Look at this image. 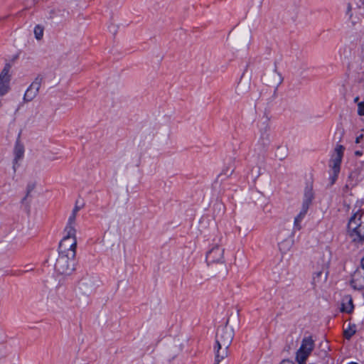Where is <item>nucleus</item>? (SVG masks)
I'll list each match as a JSON object with an SVG mask.
<instances>
[{"label":"nucleus","mask_w":364,"mask_h":364,"mask_svg":"<svg viewBox=\"0 0 364 364\" xmlns=\"http://www.w3.org/2000/svg\"><path fill=\"white\" fill-rule=\"evenodd\" d=\"M234 332L232 328L225 325L218 328L216 336V346L215 350V363H219L226 358L228 355V348L233 339Z\"/></svg>","instance_id":"obj_1"},{"label":"nucleus","mask_w":364,"mask_h":364,"mask_svg":"<svg viewBox=\"0 0 364 364\" xmlns=\"http://www.w3.org/2000/svg\"><path fill=\"white\" fill-rule=\"evenodd\" d=\"M363 213V210H357L350 218L348 223V234L356 245L364 243V225L362 221Z\"/></svg>","instance_id":"obj_2"},{"label":"nucleus","mask_w":364,"mask_h":364,"mask_svg":"<svg viewBox=\"0 0 364 364\" xmlns=\"http://www.w3.org/2000/svg\"><path fill=\"white\" fill-rule=\"evenodd\" d=\"M331 259V253L326 250L323 253L321 264L318 262L316 269L313 273L311 284L314 289L322 288L327 282Z\"/></svg>","instance_id":"obj_3"},{"label":"nucleus","mask_w":364,"mask_h":364,"mask_svg":"<svg viewBox=\"0 0 364 364\" xmlns=\"http://www.w3.org/2000/svg\"><path fill=\"white\" fill-rule=\"evenodd\" d=\"M100 285V281L95 277L86 275L82 277L77 283L75 294L79 301L87 303L88 298Z\"/></svg>","instance_id":"obj_4"},{"label":"nucleus","mask_w":364,"mask_h":364,"mask_svg":"<svg viewBox=\"0 0 364 364\" xmlns=\"http://www.w3.org/2000/svg\"><path fill=\"white\" fill-rule=\"evenodd\" d=\"M225 247L222 244V237H219L213 240L210 249L206 254V262L208 265L219 264L222 268L225 269L224 259Z\"/></svg>","instance_id":"obj_5"},{"label":"nucleus","mask_w":364,"mask_h":364,"mask_svg":"<svg viewBox=\"0 0 364 364\" xmlns=\"http://www.w3.org/2000/svg\"><path fill=\"white\" fill-rule=\"evenodd\" d=\"M75 255L58 253L55 264V270L61 275H70L75 270Z\"/></svg>","instance_id":"obj_6"},{"label":"nucleus","mask_w":364,"mask_h":364,"mask_svg":"<svg viewBox=\"0 0 364 364\" xmlns=\"http://www.w3.org/2000/svg\"><path fill=\"white\" fill-rule=\"evenodd\" d=\"M344 149L343 146L337 144L331 159L330 160L329 166L331 171L329 180L331 181V185H333L338 178L341 170V164L343 156Z\"/></svg>","instance_id":"obj_7"},{"label":"nucleus","mask_w":364,"mask_h":364,"mask_svg":"<svg viewBox=\"0 0 364 364\" xmlns=\"http://www.w3.org/2000/svg\"><path fill=\"white\" fill-rule=\"evenodd\" d=\"M314 348V341L311 336L304 337L299 348L296 353V360L299 364H306V359Z\"/></svg>","instance_id":"obj_8"},{"label":"nucleus","mask_w":364,"mask_h":364,"mask_svg":"<svg viewBox=\"0 0 364 364\" xmlns=\"http://www.w3.org/2000/svg\"><path fill=\"white\" fill-rule=\"evenodd\" d=\"M65 234L59 244L58 253L75 255L77 247L76 232L69 234L68 232H65Z\"/></svg>","instance_id":"obj_9"},{"label":"nucleus","mask_w":364,"mask_h":364,"mask_svg":"<svg viewBox=\"0 0 364 364\" xmlns=\"http://www.w3.org/2000/svg\"><path fill=\"white\" fill-rule=\"evenodd\" d=\"M277 240L279 250L282 254L288 252L294 243L292 232L287 229L280 230L277 235Z\"/></svg>","instance_id":"obj_10"},{"label":"nucleus","mask_w":364,"mask_h":364,"mask_svg":"<svg viewBox=\"0 0 364 364\" xmlns=\"http://www.w3.org/2000/svg\"><path fill=\"white\" fill-rule=\"evenodd\" d=\"M43 80V77L42 75H38L35 77V79L26 89L23 95V102L28 103L29 102H31L38 95Z\"/></svg>","instance_id":"obj_11"},{"label":"nucleus","mask_w":364,"mask_h":364,"mask_svg":"<svg viewBox=\"0 0 364 364\" xmlns=\"http://www.w3.org/2000/svg\"><path fill=\"white\" fill-rule=\"evenodd\" d=\"M11 65L6 64L0 73V97L7 94L10 89L11 76L10 75Z\"/></svg>","instance_id":"obj_12"},{"label":"nucleus","mask_w":364,"mask_h":364,"mask_svg":"<svg viewBox=\"0 0 364 364\" xmlns=\"http://www.w3.org/2000/svg\"><path fill=\"white\" fill-rule=\"evenodd\" d=\"M25 149L23 144L20 140V134H18L14 148V160L13 169L16 172L18 166V161H21L24 156Z\"/></svg>","instance_id":"obj_13"},{"label":"nucleus","mask_w":364,"mask_h":364,"mask_svg":"<svg viewBox=\"0 0 364 364\" xmlns=\"http://www.w3.org/2000/svg\"><path fill=\"white\" fill-rule=\"evenodd\" d=\"M350 284L355 290L364 289V269L358 268L351 275Z\"/></svg>","instance_id":"obj_14"},{"label":"nucleus","mask_w":364,"mask_h":364,"mask_svg":"<svg viewBox=\"0 0 364 364\" xmlns=\"http://www.w3.org/2000/svg\"><path fill=\"white\" fill-rule=\"evenodd\" d=\"M250 77L247 73H243L239 81L235 92L238 95H244L247 93L250 89Z\"/></svg>","instance_id":"obj_15"},{"label":"nucleus","mask_w":364,"mask_h":364,"mask_svg":"<svg viewBox=\"0 0 364 364\" xmlns=\"http://www.w3.org/2000/svg\"><path fill=\"white\" fill-rule=\"evenodd\" d=\"M264 81L272 86H278L282 81V76L277 70H273L265 75Z\"/></svg>","instance_id":"obj_16"},{"label":"nucleus","mask_w":364,"mask_h":364,"mask_svg":"<svg viewBox=\"0 0 364 364\" xmlns=\"http://www.w3.org/2000/svg\"><path fill=\"white\" fill-rule=\"evenodd\" d=\"M76 217L77 214L72 212L68 218L67 225L65 228V232H68L69 234H73L76 232Z\"/></svg>","instance_id":"obj_17"},{"label":"nucleus","mask_w":364,"mask_h":364,"mask_svg":"<svg viewBox=\"0 0 364 364\" xmlns=\"http://www.w3.org/2000/svg\"><path fill=\"white\" fill-rule=\"evenodd\" d=\"M314 199V192L311 186H308L305 189L304 200L302 203V207L306 208L309 209L310 205L312 203Z\"/></svg>","instance_id":"obj_18"},{"label":"nucleus","mask_w":364,"mask_h":364,"mask_svg":"<svg viewBox=\"0 0 364 364\" xmlns=\"http://www.w3.org/2000/svg\"><path fill=\"white\" fill-rule=\"evenodd\" d=\"M308 208L301 207L299 213L294 218V230H300L301 228V222L307 213Z\"/></svg>","instance_id":"obj_19"},{"label":"nucleus","mask_w":364,"mask_h":364,"mask_svg":"<svg viewBox=\"0 0 364 364\" xmlns=\"http://www.w3.org/2000/svg\"><path fill=\"white\" fill-rule=\"evenodd\" d=\"M353 310V299L350 296H346L343 299L342 304V311L346 313H350Z\"/></svg>","instance_id":"obj_20"},{"label":"nucleus","mask_w":364,"mask_h":364,"mask_svg":"<svg viewBox=\"0 0 364 364\" xmlns=\"http://www.w3.org/2000/svg\"><path fill=\"white\" fill-rule=\"evenodd\" d=\"M288 155V148L285 145L279 146L277 148L275 156L279 160L284 159Z\"/></svg>","instance_id":"obj_21"},{"label":"nucleus","mask_w":364,"mask_h":364,"mask_svg":"<svg viewBox=\"0 0 364 364\" xmlns=\"http://www.w3.org/2000/svg\"><path fill=\"white\" fill-rule=\"evenodd\" d=\"M44 28L42 26L37 25L34 28V35L37 40H41L43 36Z\"/></svg>","instance_id":"obj_22"},{"label":"nucleus","mask_w":364,"mask_h":364,"mask_svg":"<svg viewBox=\"0 0 364 364\" xmlns=\"http://www.w3.org/2000/svg\"><path fill=\"white\" fill-rule=\"evenodd\" d=\"M355 326H349L344 330L343 334L346 339L349 340L355 333Z\"/></svg>","instance_id":"obj_23"},{"label":"nucleus","mask_w":364,"mask_h":364,"mask_svg":"<svg viewBox=\"0 0 364 364\" xmlns=\"http://www.w3.org/2000/svg\"><path fill=\"white\" fill-rule=\"evenodd\" d=\"M346 14L348 17V19L350 21H352L353 13H352V6L350 4H347Z\"/></svg>","instance_id":"obj_24"},{"label":"nucleus","mask_w":364,"mask_h":364,"mask_svg":"<svg viewBox=\"0 0 364 364\" xmlns=\"http://www.w3.org/2000/svg\"><path fill=\"white\" fill-rule=\"evenodd\" d=\"M261 139L263 141V142H268L269 140V134L267 132L262 133L261 134Z\"/></svg>","instance_id":"obj_25"},{"label":"nucleus","mask_w":364,"mask_h":364,"mask_svg":"<svg viewBox=\"0 0 364 364\" xmlns=\"http://www.w3.org/2000/svg\"><path fill=\"white\" fill-rule=\"evenodd\" d=\"M82 208V206L79 205H78V203L77 201L75 203V205L74 207V208L73 209L72 212H73L74 213H76L77 214V213L79 212V210Z\"/></svg>","instance_id":"obj_26"},{"label":"nucleus","mask_w":364,"mask_h":364,"mask_svg":"<svg viewBox=\"0 0 364 364\" xmlns=\"http://www.w3.org/2000/svg\"><path fill=\"white\" fill-rule=\"evenodd\" d=\"M250 38H251L250 34L246 33V35L245 36V40L246 41L247 46H248L250 44Z\"/></svg>","instance_id":"obj_27"},{"label":"nucleus","mask_w":364,"mask_h":364,"mask_svg":"<svg viewBox=\"0 0 364 364\" xmlns=\"http://www.w3.org/2000/svg\"><path fill=\"white\" fill-rule=\"evenodd\" d=\"M363 134H360L359 136H358L355 139V143L356 144H359L361 142V141L363 140Z\"/></svg>","instance_id":"obj_28"},{"label":"nucleus","mask_w":364,"mask_h":364,"mask_svg":"<svg viewBox=\"0 0 364 364\" xmlns=\"http://www.w3.org/2000/svg\"><path fill=\"white\" fill-rule=\"evenodd\" d=\"M280 364H294V363L289 359L283 360Z\"/></svg>","instance_id":"obj_29"},{"label":"nucleus","mask_w":364,"mask_h":364,"mask_svg":"<svg viewBox=\"0 0 364 364\" xmlns=\"http://www.w3.org/2000/svg\"><path fill=\"white\" fill-rule=\"evenodd\" d=\"M355 156H362V155H363V151H360V150L355 151Z\"/></svg>","instance_id":"obj_30"},{"label":"nucleus","mask_w":364,"mask_h":364,"mask_svg":"<svg viewBox=\"0 0 364 364\" xmlns=\"http://www.w3.org/2000/svg\"><path fill=\"white\" fill-rule=\"evenodd\" d=\"M360 269H364V257L361 259V267Z\"/></svg>","instance_id":"obj_31"},{"label":"nucleus","mask_w":364,"mask_h":364,"mask_svg":"<svg viewBox=\"0 0 364 364\" xmlns=\"http://www.w3.org/2000/svg\"><path fill=\"white\" fill-rule=\"evenodd\" d=\"M359 100V97H356L355 99H354V102H357Z\"/></svg>","instance_id":"obj_32"},{"label":"nucleus","mask_w":364,"mask_h":364,"mask_svg":"<svg viewBox=\"0 0 364 364\" xmlns=\"http://www.w3.org/2000/svg\"><path fill=\"white\" fill-rule=\"evenodd\" d=\"M348 364H358L357 363H355V362H351V363H349Z\"/></svg>","instance_id":"obj_33"}]
</instances>
